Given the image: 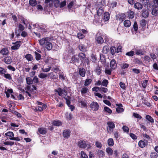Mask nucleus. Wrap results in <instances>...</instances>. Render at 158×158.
Masks as SVG:
<instances>
[{
  "instance_id": "15",
  "label": "nucleus",
  "mask_w": 158,
  "mask_h": 158,
  "mask_svg": "<svg viewBox=\"0 0 158 158\" xmlns=\"http://www.w3.org/2000/svg\"><path fill=\"white\" fill-rule=\"evenodd\" d=\"M145 141L140 140L138 143V145L139 147L141 148H143L146 145V143L148 144V141L147 140H144Z\"/></svg>"
},
{
  "instance_id": "3",
  "label": "nucleus",
  "mask_w": 158,
  "mask_h": 158,
  "mask_svg": "<svg viewBox=\"0 0 158 158\" xmlns=\"http://www.w3.org/2000/svg\"><path fill=\"white\" fill-rule=\"evenodd\" d=\"M89 106L93 110L95 111L98 110L99 108V106L98 103L97 102L94 101L91 102Z\"/></svg>"
},
{
  "instance_id": "1",
  "label": "nucleus",
  "mask_w": 158,
  "mask_h": 158,
  "mask_svg": "<svg viewBox=\"0 0 158 158\" xmlns=\"http://www.w3.org/2000/svg\"><path fill=\"white\" fill-rule=\"evenodd\" d=\"M78 56L81 62L86 63L88 65L89 64V58L86 57V55L85 53L80 52L78 54Z\"/></svg>"
},
{
  "instance_id": "18",
  "label": "nucleus",
  "mask_w": 158,
  "mask_h": 158,
  "mask_svg": "<svg viewBox=\"0 0 158 158\" xmlns=\"http://www.w3.org/2000/svg\"><path fill=\"white\" fill-rule=\"evenodd\" d=\"M4 62L7 64H10L12 62V59L11 57L7 56L3 59Z\"/></svg>"
},
{
  "instance_id": "59",
  "label": "nucleus",
  "mask_w": 158,
  "mask_h": 158,
  "mask_svg": "<svg viewBox=\"0 0 158 158\" xmlns=\"http://www.w3.org/2000/svg\"><path fill=\"white\" fill-rule=\"evenodd\" d=\"M135 52L133 51H131L129 52H127L125 55L126 56H130V57H131L133 56V55L134 54Z\"/></svg>"
},
{
  "instance_id": "47",
  "label": "nucleus",
  "mask_w": 158,
  "mask_h": 158,
  "mask_svg": "<svg viewBox=\"0 0 158 158\" xmlns=\"http://www.w3.org/2000/svg\"><path fill=\"white\" fill-rule=\"evenodd\" d=\"M6 72V69L0 67V75H4Z\"/></svg>"
},
{
  "instance_id": "36",
  "label": "nucleus",
  "mask_w": 158,
  "mask_h": 158,
  "mask_svg": "<svg viewBox=\"0 0 158 158\" xmlns=\"http://www.w3.org/2000/svg\"><path fill=\"white\" fill-rule=\"evenodd\" d=\"M146 119L148 120L149 122L153 123L154 122L153 118L150 115H148L145 116Z\"/></svg>"
},
{
  "instance_id": "51",
  "label": "nucleus",
  "mask_w": 158,
  "mask_h": 158,
  "mask_svg": "<svg viewBox=\"0 0 158 158\" xmlns=\"http://www.w3.org/2000/svg\"><path fill=\"white\" fill-rule=\"evenodd\" d=\"M135 53L137 55H143L144 54V51L142 49H138L136 51Z\"/></svg>"
},
{
  "instance_id": "42",
  "label": "nucleus",
  "mask_w": 158,
  "mask_h": 158,
  "mask_svg": "<svg viewBox=\"0 0 158 158\" xmlns=\"http://www.w3.org/2000/svg\"><path fill=\"white\" fill-rule=\"evenodd\" d=\"M5 135L6 136L10 137V138H13L14 136V134L12 132L8 131L5 133Z\"/></svg>"
},
{
  "instance_id": "62",
  "label": "nucleus",
  "mask_w": 158,
  "mask_h": 158,
  "mask_svg": "<svg viewBox=\"0 0 158 158\" xmlns=\"http://www.w3.org/2000/svg\"><path fill=\"white\" fill-rule=\"evenodd\" d=\"M65 115L66 118L69 120H71L73 118V115L71 113H67L65 114Z\"/></svg>"
},
{
  "instance_id": "28",
  "label": "nucleus",
  "mask_w": 158,
  "mask_h": 158,
  "mask_svg": "<svg viewBox=\"0 0 158 158\" xmlns=\"http://www.w3.org/2000/svg\"><path fill=\"white\" fill-rule=\"evenodd\" d=\"M109 47L108 46H104L102 49V52L104 54H107L109 52Z\"/></svg>"
},
{
  "instance_id": "64",
  "label": "nucleus",
  "mask_w": 158,
  "mask_h": 158,
  "mask_svg": "<svg viewBox=\"0 0 158 158\" xmlns=\"http://www.w3.org/2000/svg\"><path fill=\"white\" fill-rule=\"evenodd\" d=\"M150 156L152 158H157L158 156V154L156 152H152L151 153Z\"/></svg>"
},
{
  "instance_id": "20",
  "label": "nucleus",
  "mask_w": 158,
  "mask_h": 158,
  "mask_svg": "<svg viewBox=\"0 0 158 158\" xmlns=\"http://www.w3.org/2000/svg\"><path fill=\"white\" fill-rule=\"evenodd\" d=\"M38 131L40 134L42 135H45L47 133L46 129L43 127L39 128H38Z\"/></svg>"
},
{
  "instance_id": "22",
  "label": "nucleus",
  "mask_w": 158,
  "mask_h": 158,
  "mask_svg": "<svg viewBox=\"0 0 158 158\" xmlns=\"http://www.w3.org/2000/svg\"><path fill=\"white\" fill-rule=\"evenodd\" d=\"M32 88H31V86L27 85L26 87V89L29 91L31 92H33L34 90H36L37 88L34 85H31Z\"/></svg>"
},
{
  "instance_id": "16",
  "label": "nucleus",
  "mask_w": 158,
  "mask_h": 158,
  "mask_svg": "<svg viewBox=\"0 0 158 158\" xmlns=\"http://www.w3.org/2000/svg\"><path fill=\"white\" fill-rule=\"evenodd\" d=\"M149 12L148 10L143 9L142 11V16L144 18H146L148 17Z\"/></svg>"
},
{
  "instance_id": "55",
  "label": "nucleus",
  "mask_w": 158,
  "mask_h": 158,
  "mask_svg": "<svg viewBox=\"0 0 158 158\" xmlns=\"http://www.w3.org/2000/svg\"><path fill=\"white\" fill-rule=\"evenodd\" d=\"M95 144L96 147L98 148H101L102 146V144L101 143L98 141L96 142Z\"/></svg>"
},
{
  "instance_id": "43",
  "label": "nucleus",
  "mask_w": 158,
  "mask_h": 158,
  "mask_svg": "<svg viewBox=\"0 0 158 158\" xmlns=\"http://www.w3.org/2000/svg\"><path fill=\"white\" fill-rule=\"evenodd\" d=\"M88 91V89L87 87H84L81 90V93L82 94H86Z\"/></svg>"
},
{
  "instance_id": "52",
  "label": "nucleus",
  "mask_w": 158,
  "mask_h": 158,
  "mask_svg": "<svg viewBox=\"0 0 158 158\" xmlns=\"http://www.w3.org/2000/svg\"><path fill=\"white\" fill-rule=\"evenodd\" d=\"M100 56L101 61L102 62H105L106 59L105 56L102 54H100Z\"/></svg>"
},
{
  "instance_id": "54",
  "label": "nucleus",
  "mask_w": 158,
  "mask_h": 158,
  "mask_svg": "<svg viewBox=\"0 0 158 158\" xmlns=\"http://www.w3.org/2000/svg\"><path fill=\"white\" fill-rule=\"evenodd\" d=\"M104 111L105 112H106L110 114H111L112 112V110L106 106L104 107Z\"/></svg>"
},
{
  "instance_id": "35",
  "label": "nucleus",
  "mask_w": 158,
  "mask_h": 158,
  "mask_svg": "<svg viewBox=\"0 0 158 158\" xmlns=\"http://www.w3.org/2000/svg\"><path fill=\"white\" fill-rule=\"evenodd\" d=\"M92 81L91 79H86L85 81L84 85L87 86L89 85L92 82Z\"/></svg>"
},
{
  "instance_id": "14",
  "label": "nucleus",
  "mask_w": 158,
  "mask_h": 158,
  "mask_svg": "<svg viewBox=\"0 0 158 158\" xmlns=\"http://www.w3.org/2000/svg\"><path fill=\"white\" fill-rule=\"evenodd\" d=\"M79 50L83 52H85L87 51L86 47L83 44H80L78 46Z\"/></svg>"
},
{
  "instance_id": "56",
  "label": "nucleus",
  "mask_w": 158,
  "mask_h": 158,
  "mask_svg": "<svg viewBox=\"0 0 158 158\" xmlns=\"http://www.w3.org/2000/svg\"><path fill=\"white\" fill-rule=\"evenodd\" d=\"M129 66V65L128 64L125 63H123L121 66V69L123 70L128 68Z\"/></svg>"
},
{
  "instance_id": "49",
  "label": "nucleus",
  "mask_w": 158,
  "mask_h": 158,
  "mask_svg": "<svg viewBox=\"0 0 158 158\" xmlns=\"http://www.w3.org/2000/svg\"><path fill=\"white\" fill-rule=\"evenodd\" d=\"M3 77L6 79H8L9 80H11L12 79L11 75L9 73L6 74L5 73L3 75Z\"/></svg>"
},
{
  "instance_id": "32",
  "label": "nucleus",
  "mask_w": 158,
  "mask_h": 158,
  "mask_svg": "<svg viewBox=\"0 0 158 158\" xmlns=\"http://www.w3.org/2000/svg\"><path fill=\"white\" fill-rule=\"evenodd\" d=\"M123 24L125 27H128L131 25V22L129 20H126L124 21Z\"/></svg>"
},
{
  "instance_id": "53",
  "label": "nucleus",
  "mask_w": 158,
  "mask_h": 158,
  "mask_svg": "<svg viewBox=\"0 0 158 158\" xmlns=\"http://www.w3.org/2000/svg\"><path fill=\"white\" fill-rule=\"evenodd\" d=\"M27 83L29 85H30L32 83L33 81L31 78L27 77L26 78Z\"/></svg>"
},
{
  "instance_id": "38",
  "label": "nucleus",
  "mask_w": 158,
  "mask_h": 158,
  "mask_svg": "<svg viewBox=\"0 0 158 158\" xmlns=\"http://www.w3.org/2000/svg\"><path fill=\"white\" fill-rule=\"evenodd\" d=\"M107 143L109 146H112L114 145V140L112 138H109L108 139Z\"/></svg>"
},
{
  "instance_id": "41",
  "label": "nucleus",
  "mask_w": 158,
  "mask_h": 158,
  "mask_svg": "<svg viewBox=\"0 0 158 158\" xmlns=\"http://www.w3.org/2000/svg\"><path fill=\"white\" fill-rule=\"evenodd\" d=\"M48 77V74L47 73H40L38 77L42 79H44Z\"/></svg>"
},
{
  "instance_id": "34",
  "label": "nucleus",
  "mask_w": 158,
  "mask_h": 158,
  "mask_svg": "<svg viewBox=\"0 0 158 158\" xmlns=\"http://www.w3.org/2000/svg\"><path fill=\"white\" fill-rule=\"evenodd\" d=\"M37 3V2L36 0H30L29 1V4L32 6H35Z\"/></svg>"
},
{
  "instance_id": "11",
  "label": "nucleus",
  "mask_w": 158,
  "mask_h": 158,
  "mask_svg": "<svg viewBox=\"0 0 158 158\" xmlns=\"http://www.w3.org/2000/svg\"><path fill=\"white\" fill-rule=\"evenodd\" d=\"M52 126L59 127L62 125V123L60 120H54L52 121Z\"/></svg>"
},
{
  "instance_id": "57",
  "label": "nucleus",
  "mask_w": 158,
  "mask_h": 158,
  "mask_svg": "<svg viewBox=\"0 0 158 158\" xmlns=\"http://www.w3.org/2000/svg\"><path fill=\"white\" fill-rule=\"evenodd\" d=\"M77 37L80 39H82L85 37V36L81 33L79 32L77 34Z\"/></svg>"
},
{
  "instance_id": "4",
  "label": "nucleus",
  "mask_w": 158,
  "mask_h": 158,
  "mask_svg": "<svg viewBox=\"0 0 158 158\" xmlns=\"http://www.w3.org/2000/svg\"><path fill=\"white\" fill-rule=\"evenodd\" d=\"M50 38L48 37L42 38L39 40L40 44V45L44 47L46 44H47V42L48 41H50Z\"/></svg>"
},
{
  "instance_id": "13",
  "label": "nucleus",
  "mask_w": 158,
  "mask_h": 158,
  "mask_svg": "<svg viewBox=\"0 0 158 158\" xmlns=\"http://www.w3.org/2000/svg\"><path fill=\"white\" fill-rule=\"evenodd\" d=\"M78 102L79 103H80L81 104L82 107L86 108L87 107V102L86 101L83 100L80 98L78 100Z\"/></svg>"
},
{
  "instance_id": "60",
  "label": "nucleus",
  "mask_w": 158,
  "mask_h": 158,
  "mask_svg": "<svg viewBox=\"0 0 158 158\" xmlns=\"http://www.w3.org/2000/svg\"><path fill=\"white\" fill-rule=\"evenodd\" d=\"M55 76L53 72L49 73L48 74V78L51 79H54Z\"/></svg>"
},
{
  "instance_id": "24",
  "label": "nucleus",
  "mask_w": 158,
  "mask_h": 158,
  "mask_svg": "<svg viewBox=\"0 0 158 158\" xmlns=\"http://www.w3.org/2000/svg\"><path fill=\"white\" fill-rule=\"evenodd\" d=\"M94 71L98 75H100L102 73L101 67L98 65L94 70Z\"/></svg>"
},
{
  "instance_id": "10",
  "label": "nucleus",
  "mask_w": 158,
  "mask_h": 158,
  "mask_svg": "<svg viewBox=\"0 0 158 158\" xmlns=\"http://www.w3.org/2000/svg\"><path fill=\"white\" fill-rule=\"evenodd\" d=\"M110 67L112 69L114 70L117 67V65L116 60L114 59H112L110 62Z\"/></svg>"
},
{
  "instance_id": "21",
  "label": "nucleus",
  "mask_w": 158,
  "mask_h": 158,
  "mask_svg": "<svg viewBox=\"0 0 158 158\" xmlns=\"http://www.w3.org/2000/svg\"><path fill=\"white\" fill-rule=\"evenodd\" d=\"M134 7L135 9L139 10L141 9L143 6L142 4L139 2H136L135 3Z\"/></svg>"
},
{
  "instance_id": "23",
  "label": "nucleus",
  "mask_w": 158,
  "mask_h": 158,
  "mask_svg": "<svg viewBox=\"0 0 158 158\" xmlns=\"http://www.w3.org/2000/svg\"><path fill=\"white\" fill-rule=\"evenodd\" d=\"M129 19H132L134 18L135 13L133 11L129 10L127 15Z\"/></svg>"
},
{
  "instance_id": "17",
  "label": "nucleus",
  "mask_w": 158,
  "mask_h": 158,
  "mask_svg": "<svg viewBox=\"0 0 158 158\" xmlns=\"http://www.w3.org/2000/svg\"><path fill=\"white\" fill-rule=\"evenodd\" d=\"M79 73L81 77H85L86 73L85 69L83 68H79Z\"/></svg>"
},
{
  "instance_id": "30",
  "label": "nucleus",
  "mask_w": 158,
  "mask_h": 158,
  "mask_svg": "<svg viewBox=\"0 0 158 158\" xmlns=\"http://www.w3.org/2000/svg\"><path fill=\"white\" fill-rule=\"evenodd\" d=\"M25 58L28 61H31L33 60L32 56L30 54H27L25 55Z\"/></svg>"
},
{
  "instance_id": "29",
  "label": "nucleus",
  "mask_w": 158,
  "mask_h": 158,
  "mask_svg": "<svg viewBox=\"0 0 158 158\" xmlns=\"http://www.w3.org/2000/svg\"><path fill=\"white\" fill-rule=\"evenodd\" d=\"M110 19V14L109 12H106L104 13L103 16V19L105 21H107L109 20Z\"/></svg>"
},
{
  "instance_id": "63",
  "label": "nucleus",
  "mask_w": 158,
  "mask_h": 158,
  "mask_svg": "<svg viewBox=\"0 0 158 158\" xmlns=\"http://www.w3.org/2000/svg\"><path fill=\"white\" fill-rule=\"evenodd\" d=\"M148 82V80H145L142 81V85L144 88L145 89L146 87Z\"/></svg>"
},
{
  "instance_id": "50",
  "label": "nucleus",
  "mask_w": 158,
  "mask_h": 158,
  "mask_svg": "<svg viewBox=\"0 0 158 158\" xmlns=\"http://www.w3.org/2000/svg\"><path fill=\"white\" fill-rule=\"evenodd\" d=\"M99 89V92H101L102 94L103 92L106 93L108 91V89L106 88L100 87Z\"/></svg>"
},
{
  "instance_id": "25",
  "label": "nucleus",
  "mask_w": 158,
  "mask_h": 158,
  "mask_svg": "<svg viewBox=\"0 0 158 158\" xmlns=\"http://www.w3.org/2000/svg\"><path fill=\"white\" fill-rule=\"evenodd\" d=\"M44 47L48 50H50L52 48V45L50 41H48Z\"/></svg>"
},
{
  "instance_id": "58",
  "label": "nucleus",
  "mask_w": 158,
  "mask_h": 158,
  "mask_svg": "<svg viewBox=\"0 0 158 158\" xmlns=\"http://www.w3.org/2000/svg\"><path fill=\"white\" fill-rule=\"evenodd\" d=\"M112 69H108L106 68L105 70V73L107 75H110L112 72Z\"/></svg>"
},
{
  "instance_id": "48",
  "label": "nucleus",
  "mask_w": 158,
  "mask_h": 158,
  "mask_svg": "<svg viewBox=\"0 0 158 158\" xmlns=\"http://www.w3.org/2000/svg\"><path fill=\"white\" fill-rule=\"evenodd\" d=\"M109 82L106 79H104L101 83L102 86L105 87H107Z\"/></svg>"
},
{
  "instance_id": "45",
  "label": "nucleus",
  "mask_w": 158,
  "mask_h": 158,
  "mask_svg": "<svg viewBox=\"0 0 158 158\" xmlns=\"http://www.w3.org/2000/svg\"><path fill=\"white\" fill-rule=\"evenodd\" d=\"M146 23L147 22L146 20L144 19H143L140 21V26L142 27H144L146 26Z\"/></svg>"
},
{
  "instance_id": "31",
  "label": "nucleus",
  "mask_w": 158,
  "mask_h": 158,
  "mask_svg": "<svg viewBox=\"0 0 158 158\" xmlns=\"http://www.w3.org/2000/svg\"><path fill=\"white\" fill-rule=\"evenodd\" d=\"M116 48L114 46H112L110 48V52L112 55H114L116 52Z\"/></svg>"
},
{
  "instance_id": "46",
  "label": "nucleus",
  "mask_w": 158,
  "mask_h": 158,
  "mask_svg": "<svg viewBox=\"0 0 158 158\" xmlns=\"http://www.w3.org/2000/svg\"><path fill=\"white\" fill-rule=\"evenodd\" d=\"M68 98H65V97H64V99L66 101V103L67 105L68 106L70 105L71 102L70 101V97L69 96H67Z\"/></svg>"
},
{
  "instance_id": "27",
  "label": "nucleus",
  "mask_w": 158,
  "mask_h": 158,
  "mask_svg": "<svg viewBox=\"0 0 158 158\" xmlns=\"http://www.w3.org/2000/svg\"><path fill=\"white\" fill-rule=\"evenodd\" d=\"M55 92L58 93V95L59 96H61L63 94V89L59 87L57 89L54 90Z\"/></svg>"
},
{
  "instance_id": "5",
  "label": "nucleus",
  "mask_w": 158,
  "mask_h": 158,
  "mask_svg": "<svg viewBox=\"0 0 158 158\" xmlns=\"http://www.w3.org/2000/svg\"><path fill=\"white\" fill-rule=\"evenodd\" d=\"M126 15L124 13L118 14L116 16V19L117 20L123 22L125 19Z\"/></svg>"
},
{
  "instance_id": "7",
  "label": "nucleus",
  "mask_w": 158,
  "mask_h": 158,
  "mask_svg": "<svg viewBox=\"0 0 158 158\" xmlns=\"http://www.w3.org/2000/svg\"><path fill=\"white\" fill-rule=\"evenodd\" d=\"M78 146L80 148H86V142L84 140H80L78 143Z\"/></svg>"
},
{
  "instance_id": "8",
  "label": "nucleus",
  "mask_w": 158,
  "mask_h": 158,
  "mask_svg": "<svg viewBox=\"0 0 158 158\" xmlns=\"http://www.w3.org/2000/svg\"><path fill=\"white\" fill-rule=\"evenodd\" d=\"M80 61L79 58L77 56V55L73 56L71 58V63L73 64L79 63Z\"/></svg>"
},
{
  "instance_id": "26",
  "label": "nucleus",
  "mask_w": 158,
  "mask_h": 158,
  "mask_svg": "<svg viewBox=\"0 0 158 158\" xmlns=\"http://www.w3.org/2000/svg\"><path fill=\"white\" fill-rule=\"evenodd\" d=\"M104 11V10L102 7H100L99 8L98 10H97V15L100 17V16H101L103 13Z\"/></svg>"
},
{
  "instance_id": "44",
  "label": "nucleus",
  "mask_w": 158,
  "mask_h": 158,
  "mask_svg": "<svg viewBox=\"0 0 158 158\" xmlns=\"http://www.w3.org/2000/svg\"><path fill=\"white\" fill-rule=\"evenodd\" d=\"M18 28L19 29L18 30H17L18 31L21 32V31H23L25 29L24 26L21 23H19L18 24Z\"/></svg>"
},
{
  "instance_id": "40",
  "label": "nucleus",
  "mask_w": 158,
  "mask_h": 158,
  "mask_svg": "<svg viewBox=\"0 0 158 158\" xmlns=\"http://www.w3.org/2000/svg\"><path fill=\"white\" fill-rule=\"evenodd\" d=\"M34 54L35 59L37 60H39L41 59V55L40 54L36 52H34Z\"/></svg>"
},
{
  "instance_id": "61",
  "label": "nucleus",
  "mask_w": 158,
  "mask_h": 158,
  "mask_svg": "<svg viewBox=\"0 0 158 158\" xmlns=\"http://www.w3.org/2000/svg\"><path fill=\"white\" fill-rule=\"evenodd\" d=\"M81 158H88L86 154L83 151H81Z\"/></svg>"
},
{
  "instance_id": "39",
  "label": "nucleus",
  "mask_w": 158,
  "mask_h": 158,
  "mask_svg": "<svg viewBox=\"0 0 158 158\" xmlns=\"http://www.w3.org/2000/svg\"><path fill=\"white\" fill-rule=\"evenodd\" d=\"M97 155L99 157H103L104 156V152L102 150H98L97 152Z\"/></svg>"
},
{
  "instance_id": "2",
  "label": "nucleus",
  "mask_w": 158,
  "mask_h": 158,
  "mask_svg": "<svg viewBox=\"0 0 158 158\" xmlns=\"http://www.w3.org/2000/svg\"><path fill=\"white\" fill-rule=\"evenodd\" d=\"M108 127H107V130L108 132L111 134L113 131V130L115 128L114 124L112 121H109L107 123Z\"/></svg>"
},
{
  "instance_id": "12",
  "label": "nucleus",
  "mask_w": 158,
  "mask_h": 158,
  "mask_svg": "<svg viewBox=\"0 0 158 158\" xmlns=\"http://www.w3.org/2000/svg\"><path fill=\"white\" fill-rule=\"evenodd\" d=\"M0 53L4 56L7 55L9 54V50L6 48H3L0 51Z\"/></svg>"
},
{
  "instance_id": "33",
  "label": "nucleus",
  "mask_w": 158,
  "mask_h": 158,
  "mask_svg": "<svg viewBox=\"0 0 158 158\" xmlns=\"http://www.w3.org/2000/svg\"><path fill=\"white\" fill-rule=\"evenodd\" d=\"M152 14L153 15L156 16L158 15V8L155 7L152 10Z\"/></svg>"
},
{
  "instance_id": "37",
  "label": "nucleus",
  "mask_w": 158,
  "mask_h": 158,
  "mask_svg": "<svg viewBox=\"0 0 158 158\" xmlns=\"http://www.w3.org/2000/svg\"><path fill=\"white\" fill-rule=\"evenodd\" d=\"M106 151L109 155L111 156L113 154V151L110 147L107 148H106Z\"/></svg>"
},
{
  "instance_id": "19",
  "label": "nucleus",
  "mask_w": 158,
  "mask_h": 158,
  "mask_svg": "<svg viewBox=\"0 0 158 158\" xmlns=\"http://www.w3.org/2000/svg\"><path fill=\"white\" fill-rule=\"evenodd\" d=\"M95 40L98 44H102L104 42L103 38L100 35H97L95 38Z\"/></svg>"
},
{
  "instance_id": "9",
  "label": "nucleus",
  "mask_w": 158,
  "mask_h": 158,
  "mask_svg": "<svg viewBox=\"0 0 158 158\" xmlns=\"http://www.w3.org/2000/svg\"><path fill=\"white\" fill-rule=\"evenodd\" d=\"M70 133L71 131L70 130L66 129L64 130L63 133V135L64 138H68L70 137Z\"/></svg>"
},
{
  "instance_id": "6",
  "label": "nucleus",
  "mask_w": 158,
  "mask_h": 158,
  "mask_svg": "<svg viewBox=\"0 0 158 158\" xmlns=\"http://www.w3.org/2000/svg\"><path fill=\"white\" fill-rule=\"evenodd\" d=\"M21 43V41H18L15 43H13L12 44H15V45L11 47V49L13 50L18 49L20 46V45L19 44Z\"/></svg>"
}]
</instances>
